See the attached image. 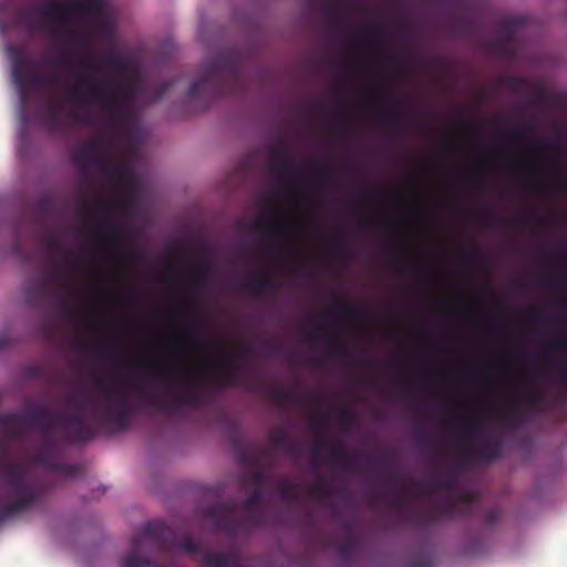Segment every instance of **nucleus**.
<instances>
[{
  "mask_svg": "<svg viewBox=\"0 0 567 567\" xmlns=\"http://www.w3.org/2000/svg\"><path fill=\"white\" fill-rule=\"evenodd\" d=\"M44 126L50 131H60L64 127L61 110L51 104L47 105L43 111Z\"/></svg>",
  "mask_w": 567,
  "mask_h": 567,
  "instance_id": "7c9ffc66",
  "label": "nucleus"
},
{
  "mask_svg": "<svg viewBox=\"0 0 567 567\" xmlns=\"http://www.w3.org/2000/svg\"><path fill=\"white\" fill-rule=\"evenodd\" d=\"M380 56L390 63L400 62V69L402 71H406L408 66L403 60V55L399 54L398 52L390 51V50H382L380 51Z\"/></svg>",
  "mask_w": 567,
  "mask_h": 567,
  "instance_id": "49530a36",
  "label": "nucleus"
},
{
  "mask_svg": "<svg viewBox=\"0 0 567 567\" xmlns=\"http://www.w3.org/2000/svg\"><path fill=\"white\" fill-rule=\"evenodd\" d=\"M113 148L107 140H90L72 153V159L81 167H94L100 173V163H105L106 155Z\"/></svg>",
  "mask_w": 567,
  "mask_h": 567,
  "instance_id": "4468645a",
  "label": "nucleus"
},
{
  "mask_svg": "<svg viewBox=\"0 0 567 567\" xmlns=\"http://www.w3.org/2000/svg\"><path fill=\"white\" fill-rule=\"evenodd\" d=\"M326 352L332 359L348 361L351 358L350 350L347 347L340 344L336 336L328 341L326 346Z\"/></svg>",
  "mask_w": 567,
  "mask_h": 567,
  "instance_id": "c9c22d12",
  "label": "nucleus"
},
{
  "mask_svg": "<svg viewBox=\"0 0 567 567\" xmlns=\"http://www.w3.org/2000/svg\"><path fill=\"white\" fill-rule=\"evenodd\" d=\"M290 144L287 140L280 141L268 151V164L271 171L276 172L280 178L288 179L290 172L295 167V159L289 152Z\"/></svg>",
  "mask_w": 567,
  "mask_h": 567,
  "instance_id": "6ab92c4d",
  "label": "nucleus"
},
{
  "mask_svg": "<svg viewBox=\"0 0 567 567\" xmlns=\"http://www.w3.org/2000/svg\"><path fill=\"white\" fill-rule=\"evenodd\" d=\"M174 83H175V81H165V82L155 84L152 87L147 99L150 101H159L173 87Z\"/></svg>",
  "mask_w": 567,
  "mask_h": 567,
  "instance_id": "a19ab883",
  "label": "nucleus"
},
{
  "mask_svg": "<svg viewBox=\"0 0 567 567\" xmlns=\"http://www.w3.org/2000/svg\"><path fill=\"white\" fill-rule=\"evenodd\" d=\"M455 494L456 493L449 494V497L444 501L434 502L432 507L426 512L413 511L409 508L408 504L401 497H395L392 502V505L395 511L408 518L419 516L429 520L450 518L453 517L457 511Z\"/></svg>",
  "mask_w": 567,
  "mask_h": 567,
  "instance_id": "ddd939ff",
  "label": "nucleus"
},
{
  "mask_svg": "<svg viewBox=\"0 0 567 567\" xmlns=\"http://www.w3.org/2000/svg\"><path fill=\"white\" fill-rule=\"evenodd\" d=\"M178 318L187 326V329L181 334L183 343L195 349L218 350L220 352V363L224 367L221 374L223 383L225 385L235 384L238 375L245 370L241 360L251 352V344L245 343L237 352L221 350L216 342L205 337L198 329L200 316L188 305L183 309Z\"/></svg>",
  "mask_w": 567,
  "mask_h": 567,
  "instance_id": "423d86ee",
  "label": "nucleus"
},
{
  "mask_svg": "<svg viewBox=\"0 0 567 567\" xmlns=\"http://www.w3.org/2000/svg\"><path fill=\"white\" fill-rule=\"evenodd\" d=\"M44 275L40 277L48 286L51 284H63L65 281V272L61 265L48 262L43 267Z\"/></svg>",
  "mask_w": 567,
  "mask_h": 567,
  "instance_id": "2f4dec72",
  "label": "nucleus"
},
{
  "mask_svg": "<svg viewBox=\"0 0 567 567\" xmlns=\"http://www.w3.org/2000/svg\"><path fill=\"white\" fill-rule=\"evenodd\" d=\"M310 426L316 432H323L324 431V420L317 413L312 412L309 416Z\"/></svg>",
  "mask_w": 567,
  "mask_h": 567,
  "instance_id": "5fc2aeb1",
  "label": "nucleus"
},
{
  "mask_svg": "<svg viewBox=\"0 0 567 567\" xmlns=\"http://www.w3.org/2000/svg\"><path fill=\"white\" fill-rule=\"evenodd\" d=\"M460 498L464 502H472L473 501V494L470 492H463L460 494Z\"/></svg>",
  "mask_w": 567,
  "mask_h": 567,
  "instance_id": "774afa93",
  "label": "nucleus"
},
{
  "mask_svg": "<svg viewBox=\"0 0 567 567\" xmlns=\"http://www.w3.org/2000/svg\"><path fill=\"white\" fill-rule=\"evenodd\" d=\"M113 302H116V303H126L128 301V296L127 295H121L116 298H112L111 299Z\"/></svg>",
  "mask_w": 567,
  "mask_h": 567,
  "instance_id": "338daca9",
  "label": "nucleus"
},
{
  "mask_svg": "<svg viewBox=\"0 0 567 567\" xmlns=\"http://www.w3.org/2000/svg\"><path fill=\"white\" fill-rule=\"evenodd\" d=\"M327 331V328L326 327H319L316 329V331H312L310 334H309V339L310 340H316L318 338V334L321 333V332H326Z\"/></svg>",
  "mask_w": 567,
  "mask_h": 567,
  "instance_id": "0e129e2a",
  "label": "nucleus"
},
{
  "mask_svg": "<svg viewBox=\"0 0 567 567\" xmlns=\"http://www.w3.org/2000/svg\"><path fill=\"white\" fill-rule=\"evenodd\" d=\"M527 318L536 323L540 324H547L549 322V318L539 309L536 307H530L526 310Z\"/></svg>",
  "mask_w": 567,
  "mask_h": 567,
  "instance_id": "de8ad7c7",
  "label": "nucleus"
},
{
  "mask_svg": "<svg viewBox=\"0 0 567 567\" xmlns=\"http://www.w3.org/2000/svg\"><path fill=\"white\" fill-rule=\"evenodd\" d=\"M431 492H446L453 494L457 492V477L453 470H446L440 474L433 475L429 481Z\"/></svg>",
  "mask_w": 567,
  "mask_h": 567,
  "instance_id": "a878e982",
  "label": "nucleus"
},
{
  "mask_svg": "<svg viewBox=\"0 0 567 567\" xmlns=\"http://www.w3.org/2000/svg\"><path fill=\"white\" fill-rule=\"evenodd\" d=\"M269 440L274 449L276 450H286L291 454H296L297 445L292 442L286 430L284 429H275L269 433Z\"/></svg>",
  "mask_w": 567,
  "mask_h": 567,
  "instance_id": "c756f323",
  "label": "nucleus"
},
{
  "mask_svg": "<svg viewBox=\"0 0 567 567\" xmlns=\"http://www.w3.org/2000/svg\"><path fill=\"white\" fill-rule=\"evenodd\" d=\"M309 494L320 503L329 506L332 509L333 515H337V509L331 502L332 493L324 482L319 481L315 486L310 488Z\"/></svg>",
  "mask_w": 567,
  "mask_h": 567,
  "instance_id": "72a5a7b5",
  "label": "nucleus"
},
{
  "mask_svg": "<svg viewBox=\"0 0 567 567\" xmlns=\"http://www.w3.org/2000/svg\"><path fill=\"white\" fill-rule=\"evenodd\" d=\"M549 284L559 287V288H566L567 287V275L565 271H555L547 276Z\"/></svg>",
  "mask_w": 567,
  "mask_h": 567,
  "instance_id": "09e8293b",
  "label": "nucleus"
},
{
  "mask_svg": "<svg viewBox=\"0 0 567 567\" xmlns=\"http://www.w3.org/2000/svg\"><path fill=\"white\" fill-rule=\"evenodd\" d=\"M504 134L507 138H509L512 141L522 142V143H530L537 147L558 153L557 142L559 140V136L556 138H551V140L537 138L533 135L532 127L507 128L504 131Z\"/></svg>",
  "mask_w": 567,
  "mask_h": 567,
  "instance_id": "4be33fe9",
  "label": "nucleus"
},
{
  "mask_svg": "<svg viewBox=\"0 0 567 567\" xmlns=\"http://www.w3.org/2000/svg\"><path fill=\"white\" fill-rule=\"evenodd\" d=\"M63 40H65L72 48V50H63L58 60L51 62V65H74V59L72 52H84L85 56L91 58L90 53V41L89 37L75 29H69L63 33Z\"/></svg>",
  "mask_w": 567,
  "mask_h": 567,
  "instance_id": "aec40b11",
  "label": "nucleus"
},
{
  "mask_svg": "<svg viewBox=\"0 0 567 567\" xmlns=\"http://www.w3.org/2000/svg\"><path fill=\"white\" fill-rule=\"evenodd\" d=\"M380 96V109L389 122L391 133L396 131V124L402 120L403 112L400 106L404 104L401 100H394L385 90H378Z\"/></svg>",
  "mask_w": 567,
  "mask_h": 567,
  "instance_id": "5701e85b",
  "label": "nucleus"
},
{
  "mask_svg": "<svg viewBox=\"0 0 567 567\" xmlns=\"http://www.w3.org/2000/svg\"><path fill=\"white\" fill-rule=\"evenodd\" d=\"M548 352H564L566 358L564 360L549 361L540 371V374L549 382L567 389V334L559 333L550 341L543 352V358L546 359Z\"/></svg>",
  "mask_w": 567,
  "mask_h": 567,
  "instance_id": "f8f14e48",
  "label": "nucleus"
},
{
  "mask_svg": "<svg viewBox=\"0 0 567 567\" xmlns=\"http://www.w3.org/2000/svg\"><path fill=\"white\" fill-rule=\"evenodd\" d=\"M331 247L333 251L341 254L344 250V243L343 240L338 236L333 239Z\"/></svg>",
  "mask_w": 567,
  "mask_h": 567,
  "instance_id": "13d9d810",
  "label": "nucleus"
},
{
  "mask_svg": "<svg viewBox=\"0 0 567 567\" xmlns=\"http://www.w3.org/2000/svg\"><path fill=\"white\" fill-rule=\"evenodd\" d=\"M131 205L130 198L116 196L99 199L95 206L104 213V219L96 227V234L112 248V255L121 260L132 261L136 255L127 251L124 247L126 240L125 228L111 218L113 210H127Z\"/></svg>",
  "mask_w": 567,
  "mask_h": 567,
  "instance_id": "1a4fd4ad",
  "label": "nucleus"
},
{
  "mask_svg": "<svg viewBox=\"0 0 567 567\" xmlns=\"http://www.w3.org/2000/svg\"><path fill=\"white\" fill-rule=\"evenodd\" d=\"M327 451L330 458L346 471H352L358 467L357 461L359 454L355 451L348 450L344 444L337 439L321 437L315 446V453Z\"/></svg>",
  "mask_w": 567,
  "mask_h": 567,
  "instance_id": "f3484780",
  "label": "nucleus"
},
{
  "mask_svg": "<svg viewBox=\"0 0 567 567\" xmlns=\"http://www.w3.org/2000/svg\"><path fill=\"white\" fill-rule=\"evenodd\" d=\"M203 74L194 81L188 96L206 109L215 99L223 95H238L245 91L241 75V59L233 50H225L204 61Z\"/></svg>",
  "mask_w": 567,
  "mask_h": 567,
  "instance_id": "7ed1b4c3",
  "label": "nucleus"
},
{
  "mask_svg": "<svg viewBox=\"0 0 567 567\" xmlns=\"http://www.w3.org/2000/svg\"><path fill=\"white\" fill-rule=\"evenodd\" d=\"M81 260H82V257L78 256V255L66 254V256H65V261L70 265L78 264Z\"/></svg>",
  "mask_w": 567,
  "mask_h": 567,
  "instance_id": "052dcab7",
  "label": "nucleus"
},
{
  "mask_svg": "<svg viewBox=\"0 0 567 567\" xmlns=\"http://www.w3.org/2000/svg\"><path fill=\"white\" fill-rule=\"evenodd\" d=\"M154 539L159 547L175 546L189 554L199 551V544L189 535L177 540L171 527L161 522H148L143 534L133 537L130 551L123 558V567H177L175 564H159L147 557H142L146 539Z\"/></svg>",
  "mask_w": 567,
  "mask_h": 567,
  "instance_id": "0eeeda50",
  "label": "nucleus"
},
{
  "mask_svg": "<svg viewBox=\"0 0 567 567\" xmlns=\"http://www.w3.org/2000/svg\"><path fill=\"white\" fill-rule=\"evenodd\" d=\"M326 20L332 25H341L343 23L342 20V6L339 0H336L331 3L326 10Z\"/></svg>",
  "mask_w": 567,
  "mask_h": 567,
  "instance_id": "58836bf2",
  "label": "nucleus"
},
{
  "mask_svg": "<svg viewBox=\"0 0 567 567\" xmlns=\"http://www.w3.org/2000/svg\"><path fill=\"white\" fill-rule=\"evenodd\" d=\"M298 485L291 480H284L277 485L278 493L286 499L295 497Z\"/></svg>",
  "mask_w": 567,
  "mask_h": 567,
  "instance_id": "c03bdc74",
  "label": "nucleus"
},
{
  "mask_svg": "<svg viewBox=\"0 0 567 567\" xmlns=\"http://www.w3.org/2000/svg\"><path fill=\"white\" fill-rule=\"evenodd\" d=\"M100 174L118 189L126 193V195H121L122 197L128 198L127 195L136 190L137 185L133 176L132 167L125 161L112 162L106 158L105 163H100Z\"/></svg>",
  "mask_w": 567,
  "mask_h": 567,
  "instance_id": "dca6fc26",
  "label": "nucleus"
},
{
  "mask_svg": "<svg viewBox=\"0 0 567 567\" xmlns=\"http://www.w3.org/2000/svg\"><path fill=\"white\" fill-rule=\"evenodd\" d=\"M261 456L262 451L259 447L252 450L240 447L238 450L239 463L251 470L248 474V480L257 488H262L269 476L268 470L261 465Z\"/></svg>",
  "mask_w": 567,
  "mask_h": 567,
  "instance_id": "a211bd4d",
  "label": "nucleus"
},
{
  "mask_svg": "<svg viewBox=\"0 0 567 567\" xmlns=\"http://www.w3.org/2000/svg\"><path fill=\"white\" fill-rule=\"evenodd\" d=\"M291 223H287L284 220H277L275 223L268 224L264 218H258L254 223V228L258 231L264 233L270 238L274 239H282L288 230V227Z\"/></svg>",
  "mask_w": 567,
  "mask_h": 567,
  "instance_id": "cd10ccee",
  "label": "nucleus"
},
{
  "mask_svg": "<svg viewBox=\"0 0 567 567\" xmlns=\"http://www.w3.org/2000/svg\"><path fill=\"white\" fill-rule=\"evenodd\" d=\"M264 492L262 488H257L249 495L247 499L244 501L243 504H246L248 507L254 506H262Z\"/></svg>",
  "mask_w": 567,
  "mask_h": 567,
  "instance_id": "8fccbe9b",
  "label": "nucleus"
},
{
  "mask_svg": "<svg viewBox=\"0 0 567 567\" xmlns=\"http://www.w3.org/2000/svg\"><path fill=\"white\" fill-rule=\"evenodd\" d=\"M525 23V17L515 16L504 20L498 30V35L491 42L494 52L501 55L508 54V48L515 40V31Z\"/></svg>",
  "mask_w": 567,
  "mask_h": 567,
  "instance_id": "412c9836",
  "label": "nucleus"
},
{
  "mask_svg": "<svg viewBox=\"0 0 567 567\" xmlns=\"http://www.w3.org/2000/svg\"><path fill=\"white\" fill-rule=\"evenodd\" d=\"M341 427L344 431H351L358 425V417L354 412L349 408H344L340 414Z\"/></svg>",
  "mask_w": 567,
  "mask_h": 567,
  "instance_id": "79ce46f5",
  "label": "nucleus"
},
{
  "mask_svg": "<svg viewBox=\"0 0 567 567\" xmlns=\"http://www.w3.org/2000/svg\"><path fill=\"white\" fill-rule=\"evenodd\" d=\"M269 396L271 401L279 406H285L295 400L292 391L277 386L269 389Z\"/></svg>",
  "mask_w": 567,
  "mask_h": 567,
  "instance_id": "e433bc0d",
  "label": "nucleus"
},
{
  "mask_svg": "<svg viewBox=\"0 0 567 567\" xmlns=\"http://www.w3.org/2000/svg\"><path fill=\"white\" fill-rule=\"evenodd\" d=\"M352 523L344 524L346 533L338 547L340 555L344 558H349L352 555L355 547V537L352 532Z\"/></svg>",
  "mask_w": 567,
  "mask_h": 567,
  "instance_id": "f704fd0d",
  "label": "nucleus"
},
{
  "mask_svg": "<svg viewBox=\"0 0 567 567\" xmlns=\"http://www.w3.org/2000/svg\"><path fill=\"white\" fill-rule=\"evenodd\" d=\"M99 389L105 390L106 404L99 406L90 395L70 394L68 403L76 412L53 415L43 405L28 409L25 414L8 413L0 415V429L6 439L20 440L24 436L27 424L40 432V447L30 456V462H13L8 456V444L0 442V472L12 499L0 507V524L22 513L34 504L44 493L43 487L30 477V465L60 470L68 475H75L73 465L61 464L56 450L63 444L86 443L99 434V427L87 423L85 411L90 408L99 425H111L115 431H126L134 412L128 393L118 386L106 388L102 378L95 379Z\"/></svg>",
  "mask_w": 567,
  "mask_h": 567,
  "instance_id": "f257e3e1",
  "label": "nucleus"
},
{
  "mask_svg": "<svg viewBox=\"0 0 567 567\" xmlns=\"http://www.w3.org/2000/svg\"><path fill=\"white\" fill-rule=\"evenodd\" d=\"M384 496V493H373L370 495V501L372 504H375L379 499L383 498Z\"/></svg>",
  "mask_w": 567,
  "mask_h": 567,
  "instance_id": "69168bd1",
  "label": "nucleus"
},
{
  "mask_svg": "<svg viewBox=\"0 0 567 567\" xmlns=\"http://www.w3.org/2000/svg\"><path fill=\"white\" fill-rule=\"evenodd\" d=\"M332 128L333 131L339 135H344L348 133V122L343 117H337L332 122Z\"/></svg>",
  "mask_w": 567,
  "mask_h": 567,
  "instance_id": "864d4df0",
  "label": "nucleus"
},
{
  "mask_svg": "<svg viewBox=\"0 0 567 567\" xmlns=\"http://www.w3.org/2000/svg\"><path fill=\"white\" fill-rule=\"evenodd\" d=\"M11 343V338L7 334L0 336V350L6 349Z\"/></svg>",
  "mask_w": 567,
  "mask_h": 567,
  "instance_id": "e2e57ef3",
  "label": "nucleus"
},
{
  "mask_svg": "<svg viewBox=\"0 0 567 567\" xmlns=\"http://www.w3.org/2000/svg\"><path fill=\"white\" fill-rule=\"evenodd\" d=\"M522 386L524 388L528 399L532 402H536L539 400V392L537 389L536 378L532 374H525L520 379Z\"/></svg>",
  "mask_w": 567,
  "mask_h": 567,
  "instance_id": "ea45409f",
  "label": "nucleus"
},
{
  "mask_svg": "<svg viewBox=\"0 0 567 567\" xmlns=\"http://www.w3.org/2000/svg\"><path fill=\"white\" fill-rule=\"evenodd\" d=\"M142 92L138 78L122 84L113 80L91 79L81 72L69 91V100L83 111H87V106L100 105L114 122L122 124L131 118L130 109Z\"/></svg>",
  "mask_w": 567,
  "mask_h": 567,
  "instance_id": "f03ea898",
  "label": "nucleus"
},
{
  "mask_svg": "<svg viewBox=\"0 0 567 567\" xmlns=\"http://www.w3.org/2000/svg\"><path fill=\"white\" fill-rule=\"evenodd\" d=\"M189 270L196 276V278H197L196 284L198 286H203L206 284L207 278H208L206 266H204L200 262H193L189 265Z\"/></svg>",
  "mask_w": 567,
  "mask_h": 567,
  "instance_id": "a18cd8bd",
  "label": "nucleus"
},
{
  "mask_svg": "<svg viewBox=\"0 0 567 567\" xmlns=\"http://www.w3.org/2000/svg\"><path fill=\"white\" fill-rule=\"evenodd\" d=\"M480 220L487 226H504L507 225L506 219L498 218L489 208H484L480 213Z\"/></svg>",
  "mask_w": 567,
  "mask_h": 567,
  "instance_id": "37998d69",
  "label": "nucleus"
},
{
  "mask_svg": "<svg viewBox=\"0 0 567 567\" xmlns=\"http://www.w3.org/2000/svg\"><path fill=\"white\" fill-rule=\"evenodd\" d=\"M51 208V199L49 197H44L39 203V210L47 213Z\"/></svg>",
  "mask_w": 567,
  "mask_h": 567,
  "instance_id": "bf43d9fd",
  "label": "nucleus"
},
{
  "mask_svg": "<svg viewBox=\"0 0 567 567\" xmlns=\"http://www.w3.org/2000/svg\"><path fill=\"white\" fill-rule=\"evenodd\" d=\"M457 260L466 265H481L485 261V256L478 248L471 250H461L457 254Z\"/></svg>",
  "mask_w": 567,
  "mask_h": 567,
  "instance_id": "4c0bfd02",
  "label": "nucleus"
},
{
  "mask_svg": "<svg viewBox=\"0 0 567 567\" xmlns=\"http://www.w3.org/2000/svg\"><path fill=\"white\" fill-rule=\"evenodd\" d=\"M50 295L49 286L41 279H32L24 289V298L29 305L38 306Z\"/></svg>",
  "mask_w": 567,
  "mask_h": 567,
  "instance_id": "bb28decb",
  "label": "nucleus"
},
{
  "mask_svg": "<svg viewBox=\"0 0 567 567\" xmlns=\"http://www.w3.org/2000/svg\"><path fill=\"white\" fill-rule=\"evenodd\" d=\"M463 436L466 439H483L480 446H470L461 451L457 463L461 466H465L468 463L483 460L486 462L498 460L502 456V442L485 433L483 423L477 417H472L465 421Z\"/></svg>",
  "mask_w": 567,
  "mask_h": 567,
  "instance_id": "9d476101",
  "label": "nucleus"
},
{
  "mask_svg": "<svg viewBox=\"0 0 567 567\" xmlns=\"http://www.w3.org/2000/svg\"><path fill=\"white\" fill-rule=\"evenodd\" d=\"M365 468L392 492L410 494L415 493L419 488L415 481L399 477L383 461L369 460L365 463Z\"/></svg>",
  "mask_w": 567,
  "mask_h": 567,
  "instance_id": "2eb2a0df",
  "label": "nucleus"
},
{
  "mask_svg": "<svg viewBox=\"0 0 567 567\" xmlns=\"http://www.w3.org/2000/svg\"><path fill=\"white\" fill-rule=\"evenodd\" d=\"M80 212L84 218H91L93 216V208L86 199H83L80 204Z\"/></svg>",
  "mask_w": 567,
  "mask_h": 567,
  "instance_id": "4d7b16f0",
  "label": "nucleus"
},
{
  "mask_svg": "<svg viewBox=\"0 0 567 567\" xmlns=\"http://www.w3.org/2000/svg\"><path fill=\"white\" fill-rule=\"evenodd\" d=\"M365 383L373 390V391H378L380 392L382 389H381V385L380 383L374 380V379H368L365 380Z\"/></svg>",
  "mask_w": 567,
  "mask_h": 567,
  "instance_id": "680f3d73",
  "label": "nucleus"
},
{
  "mask_svg": "<svg viewBox=\"0 0 567 567\" xmlns=\"http://www.w3.org/2000/svg\"><path fill=\"white\" fill-rule=\"evenodd\" d=\"M97 18L102 33L112 31L104 16V0H51L49 3L19 12V20L30 28H42L59 37L58 28L68 27L84 17Z\"/></svg>",
  "mask_w": 567,
  "mask_h": 567,
  "instance_id": "20e7f679",
  "label": "nucleus"
},
{
  "mask_svg": "<svg viewBox=\"0 0 567 567\" xmlns=\"http://www.w3.org/2000/svg\"><path fill=\"white\" fill-rule=\"evenodd\" d=\"M359 313L360 309L358 307L346 300L340 299L331 309L324 312V316L334 318L340 321H349L357 318Z\"/></svg>",
  "mask_w": 567,
  "mask_h": 567,
  "instance_id": "c85d7f7f",
  "label": "nucleus"
},
{
  "mask_svg": "<svg viewBox=\"0 0 567 567\" xmlns=\"http://www.w3.org/2000/svg\"><path fill=\"white\" fill-rule=\"evenodd\" d=\"M326 173H327V169L324 167H319L315 172V174L308 179L307 187H309L311 189L317 188L323 181Z\"/></svg>",
  "mask_w": 567,
  "mask_h": 567,
  "instance_id": "3c124183",
  "label": "nucleus"
},
{
  "mask_svg": "<svg viewBox=\"0 0 567 567\" xmlns=\"http://www.w3.org/2000/svg\"><path fill=\"white\" fill-rule=\"evenodd\" d=\"M383 31V24L374 22L363 28L364 38L358 39L353 42L355 49L368 48L370 42L377 39Z\"/></svg>",
  "mask_w": 567,
  "mask_h": 567,
  "instance_id": "473e14b6",
  "label": "nucleus"
},
{
  "mask_svg": "<svg viewBox=\"0 0 567 567\" xmlns=\"http://www.w3.org/2000/svg\"><path fill=\"white\" fill-rule=\"evenodd\" d=\"M243 516L236 514L235 502L213 504L204 509V518L212 524L215 532L225 533L231 537L247 534L261 526L266 518L264 506L248 507L241 504Z\"/></svg>",
  "mask_w": 567,
  "mask_h": 567,
  "instance_id": "6e6552de",
  "label": "nucleus"
},
{
  "mask_svg": "<svg viewBox=\"0 0 567 567\" xmlns=\"http://www.w3.org/2000/svg\"><path fill=\"white\" fill-rule=\"evenodd\" d=\"M401 35L404 38H411L414 34L415 28L411 22H404L399 27Z\"/></svg>",
  "mask_w": 567,
  "mask_h": 567,
  "instance_id": "6e6d98bb",
  "label": "nucleus"
},
{
  "mask_svg": "<svg viewBox=\"0 0 567 567\" xmlns=\"http://www.w3.org/2000/svg\"><path fill=\"white\" fill-rule=\"evenodd\" d=\"M59 248H60L59 237L54 234L48 235L44 239V250L48 254H53Z\"/></svg>",
  "mask_w": 567,
  "mask_h": 567,
  "instance_id": "603ef678",
  "label": "nucleus"
},
{
  "mask_svg": "<svg viewBox=\"0 0 567 567\" xmlns=\"http://www.w3.org/2000/svg\"><path fill=\"white\" fill-rule=\"evenodd\" d=\"M245 289L255 293L266 290L278 291L281 281L269 270H260L254 274L251 280L243 286Z\"/></svg>",
  "mask_w": 567,
  "mask_h": 567,
  "instance_id": "b1692460",
  "label": "nucleus"
},
{
  "mask_svg": "<svg viewBox=\"0 0 567 567\" xmlns=\"http://www.w3.org/2000/svg\"><path fill=\"white\" fill-rule=\"evenodd\" d=\"M81 71H93L96 74H102L105 66H109L117 73H124L127 70V62L117 55H109L104 61H80L76 63Z\"/></svg>",
  "mask_w": 567,
  "mask_h": 567,
  "instance_id": "393cba45",
  "label": "nucleus"
},
{
  "mask_svg": "<svg viewBox=\"0 0 567 567\" xmlns=\"http://www.w3.org/2000/svg\"><path fill=\"white\" fill-rule=\"evenodd\" d=\"M140 371L148 377L177 381L183 389L174 393L172 401L167 402L157 395L147 385L141 383L130 384L127 390L134 394L138 402L146 406H154L165 412H177L187 405H199L203 402V392L193 385L199 383L203 374L199 370L189 369L177 373L167 365H142Z\"/></svg>",
  "mask_w": 567,
  "mask_h": 567,
  "instance_id": "39448f33",
  "label": "nucleus"
},
{
  "mask_svg": "<svg viewBox=\"0 0 567 567\" xmlns=\"http://www.w3.org/2000/svg\"><path fill=\"white\" fill-rule=\"evenodd\" d=\"M12 76L17 84L20 99L24 102L31 89H40L51 83L49 76L34 72V63L20 49L11 48Z\"/></svg>",
  "mask_w": 567,
  "mask_h": 567,
  "instance_id": "9b49d317",
  "label": "nucleus"
}]
</instances>
